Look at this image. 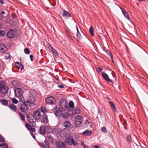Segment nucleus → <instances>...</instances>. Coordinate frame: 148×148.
<instances>
[{
  "mask_svg": "<svg viewBox=\"0 0 148 148\" xmlns=\"http://www.w3.org/2000/svg\"><path fill=\"white\" fill-rule=\"evenodd\" d=\"M101 75L104 79L107 82L113 83V81L110 79L108 77V75L104 72H101Z\"/></svg>",
  "mask_w": 148,
  "mask_h": 148,
  "instance_id": "nucleus-9",
  "label": "nucleus"
},
{
  "mask_svg": "<svg viewBox=\"0 0 148 148\" xmlns=\"http://www.w3.org/2000/svg\"><path fill=\"white\" fill-rule=\"evenodd\" d=\"M29 130L33 132H34L35 131V128L32 127L31 128V129H30V130Z\"/></svg>",
  "mask_w": 148,
  "mask_h": 148,
  "instance_id": "nucleus-49",
  "label": "nucleus"
},
{
  "mask_svg": "<svg viewBox=\"0 0 148 148\" xmlns=\"http://www.w3.org/2000/svg\"><path fill=\"white\" fill-rule=\"evenodd\" d=\"M1 147H2L3 148H7L8 146L5 143H3L2 144H1Z\"/></svg>",
  "mask_w": 148,
  "mask_h": 148,
  "instance_id": "nucleus-40",
  "label": "nucleus"
},
{
  "mask_svg": "<svg viewBox=\"0 0 148 148\" xmlns=\"http://www.w3.org/2000/svg\"><path fill=\"white\" fill-rule=\"evenodd\" d=\"M12 101L13 103L17 104L18 103V101L16 99L14 98L12 99Z\"/></svg>",
  "mask_w": 148,
  "mask_h": 148,
  "instance_id": "nucleus-37",
  "label": "nucleus"
},
{
  "mask_svg": "<svg viewBox=\"0 0 148 148\" xmlns=\"http://www.w3.org/2000/svg\"><path fill=\"white\" fill-rule=\"evenodd\" d=\"M31 134V135L32 136V137L34 139H35V136L34 135V134L32 132H30Z\"/></svg>",
  "mask_w": 148,
  "mask_h": 148,
  "instance_id": "nucleus-53",
  "label": "nucleus"
},
{
  "mask_svg": "<svg viewBox=\"0 0 148 148\" xmlns=\"http://www.w3.org/2000/svg\"><path fill=\"white\" fill-rule=\"evenodd\" d=\"M121 9V11L122 12L123 14V15H124L125 17L128 20H130V19L129 17L128 16V13L125 10H124L123 8H120Z\"/></svg>",
  "mask_w": 148,
  "mask_h": 148,
  "instance_id": "nucleus-15",
  "label": "nucleus"
},
{
  "mask_svg": "<svg viewBox=\"0 0 148 148\" xmlns=\"http://www.w3.org/2000/svg\"><path fill=\"white\" fill-rule=\"evenodd\" d=\"M37 93L36 91L34 90L30 91L29 95L28 100L25 101L24 98L23 97H21L19 99L20 102L23 103H26L30 106H32L36 105L37 103L36 98Z\"/></svg>",
  "mask_w": 148,
  "mask_h": 148,
  "instance_id": "nucleus-1",
  "label": "nucleus"
},
{
  "mask_svg": "<svg viewBox=\"0 0 148 148\" xmlns=\"http://www.w3.org/2000/svg\"><path fill=\"white\" fill-rule=\"evenodd\" d=\"M102 131L105 133H106L107 132V130H106V128L105 127H103L101 128Z\"/></svg>",
  "mask_w": 148,
  "mask_h": 148,
  "instance_id": "nucleus-44",
  "label": "nucleus"
},
{
  "mask_svg": "<svg viewBox=\"0 0 148 148\" xmlns=\"http://www.w3.org/2000/svg\"><path fill=\"white\" fill-rule=\"evenodd\" d=\"M53 52V54L55 56H58V53L56 50L54 48L52 52Z\"/></svg>",
  "mask_w": 148,
  "mask_h": 148,
  "instance_id": "nucleus-38",
  "label": "nucleus"
},
{
  "mask_svg": "<svg viewBox=\"0 0 148 148\" xmlns=\"http://www.w3.org/2000/svg\"><path fill=\"white\" fill-rule=\"evenodd\" d=\"M20 65V66H19L18 67V70L19 71H22L24 69V66L21 63H18Z\"/></svg>",
  "mask_w": 148,
  "mask_h": 148,
  "instance_id": "nucleus-29",
  "label": "nucleus"
},
{
  "mask_svg": "<svg viewBox=\"0 0 148 148\" xmlns=\"http://www.w3.org/2000/svg\"><path fill=\"white\" fill-rule=\"evenodd\" d=\"M15 83V82H12V84L13 85H14L15 86H16L15 85H14Z\"/></svg>",
  "mask_w": 148,
  "mask_h": 148,
  "instance_id": "nucleus-60",
  "label": "nucleus"
},
{
  "mask_svg": "<svg viewBox=\"0 0 148 148\" xmlns=\"http://www.w3.org/2000/svg\"><path fill=\"white\" fill-rule=\"evenodd\" d=\"M64 109L62 115L64 118H67L69 116L68 111V108L66 106V105H63Z\"/></svg>",
  "mask_w": 148,
  "mask_h": 148,
  "instance_id": "nucleus-5",
  "label": "nucleus"
},
{
  "mask_svg": "<svg viewBox=\"0 0 148 148\" xmlns=\"http://www.w3.org/2000/svg\"><path fill=\"white\" fill-rule=\"evenodd\" d=\"M16 34V32L14 30L10 29L7 33V36L9 38H12Z\"/></svg>",
  "mask_w": 148,
  "mask_h": 148,
  "instance_id": "nucleus-7",
  "label": "nucleus"
},
{
  "mask_svg": "<svg viewBox=\"0 0 148 148\" xmlns=\"http://www.w3.org/2000/svg\"><path fill=\"white\" fill-rule=\"evenodd\" d=\"M60 105H57L55 107V109L56 111L55 113V114L58 116H61L63 112L64 108L63 105L62 106V107L61 108L60 107Z\"/></svg>",
  "mask_w": 148,
  "mask_h": 148,
  "instance_id": "nucleus-2",
  "label": "nucleus"
},
{
  "mask_svg": "<svg viewBox=\"0 0 148 148\" xmlns=\"http://www.w3.org/2000/svg\"><path fill=\"white\" fill-rule=\"evenodd\" d=\"M26 103H23L21 105L20 110L23 113L27 112L29 110V108Z\"/></svg>",
  "mask_w": 148,
  "mask_h": 148,
  "instance_id": "nucleus-6",
  "label": "nucleus"
},
{
  "mask_svg": "<svg viewBox=\"0 0 148 148\" xmlns=\"http://www.w3.org/2000/svg\"><path fill=\"white\" fill-rule=\"evenodd\" d=\"M0 102L4 106H7L8 104V101L4 99H2L0 100Z\"/></svg>",
  "mask_w": 148,
  "mask_h": 148,
  "instance_id": "nucleus-24",
  "label": "nucleus"
},
{
  "mask_svg": "<svg viewBox=\"0 0 148 148\" xmlns=\"http://www.w3.org/2000/svg\"><path fill=\"white\" fill-rule=\"evenodd\" d=\"M47 139L49 141H50L51 143H53V138L50 136H47Z\"/></svg>",
  "mask_w": 148,
  "mask_h": 148,
  "instance_id": "nucleus-28",
  "label": "nucleus"
},
{
  "mask_svg": "<svg viewBox=\"0 0 148 148\" xmlns=\"http://www.w3.org/2000/svg\"><path fill=\"white\" fill-rule=\"evenodd\" d=\"M19 114L20 116V117L21 119L23 121H25V116L23 113L21 112H19Z\"/></svg>",
  "mask_w": 148,
  "mask_h": 148,
  "instance_id": "nucleus-25",
  "label": "nucleus"
},
{
  "mask_svg": "<svg viewBox=\"0 0 148 148\" xmlns=\"http://www.w3.org/2000/svg\"><path fill=\"white\" fill-rule=\"evenodd\" d=\"M83 147L84 148H88L87 146L85 144L84 145H83Z\"/></svg>",
  "mask_w": 148,
  "mask_h": 148,
  "instance_id": "nucleus-58",
  "label": "nucleus"
},
{
  "mask_svg": "<svg viewBox=\"0 0 148 148\" xmlns=\"http://www.w3.org/2000/svg\"><path fill=\"white\" fill-rule=\"evenodd\" d=\"M63 16L65 18H67L68 17H71L70 14L65 10H64L62 14Z\"/></svg>",
  "mask_w": 148,
  "mask_h": 148,
  "instance_id": "nucleus-18",
  "label": "nucleus"
},
{
  "mask_svg": "<svg viewBox=\"0 0 148 148\" xmlns=\"http://www.w3.org/2000/svg\"><path fill=\"white\" fill-rule=\"evenodd\" d=\"M81 112L80 110L79 109H77L75 110L73 112L74 115L80 114Z\"/></svg>",
  "mask_w": 148,
  "mask_h": 148,
  "instance_id": "nucleus-30",
  "label": "nucleus"
},
{
  "mask_svg": "<svg viewBox=\"0 0 148 148\" xmlns=\"http://www.w3.org/2000/svg\"><path fill=\"white\" fill-rule=\"evenodd\" d=\"M49 130H51V128L50 127H49Z\"/></svg>",
  "mask_w": 148,
  "mask_h": 148,
  "instance_id": "nucleus-64",
  "label": "nucleus"
},
{
  "mask_svg": "<svg viewBox=\"0 0 148 148\" xmlns=\"http://www.w3.org/2000/svg\"><path fill=\"white\" fill-rule=\"evenodd\" d=\"M65 142H59L57 144V146L59 148H63L65 147Z\"/></svg>",
  "mask_w": 148,
  "mask_h": 148,
  "instance_id": "nucleus-14",
  "label": "nucleus"
},
{
  "mask_svg": "<svg viewBox=\"0 0 148 148\" xmlns=\"http://www.w3.org/2000/svg\"><path fill=\"white\" fill-rule=\"evenodd\" d=\"M82 121H77V120L75 122V125L77 127H78L79 126V125L81 124L82 123Z\"/></svg>",
  "mask_w": 148,
  "mask_h": 148,
  "instance_id": "nucleus-33",
  "label": "nucleus"
},
{
  "mask_svg": "<svg viewBox=\"0 0 148 148\" xmlns=\"http://www.w3.org/2000/svg\"><path fill=\"white\" fill-rule=\"evenodd\" d=\"M33 56L32 55H30V58L31 59V61H32L33 60Z\"/></svg>",
  "mask_w": 148,
  "mask_h": 148,
  "instance_id": "nucleus-48",
  "label": "nucleus"
},
{
  "mask_svg": "<svg viewBox=\"0 0 148 148\" xmlns=\"http://www.w3.org/2000/svg\"><path fill=\"white\" fill-rule=\"evenodd\" d=\"M8 87H4L0 89V92L1 93L4 94L6 93L8 91Z\"/></svg>",
  "mask_w": 148,
  "mask_h": 148,
  "instance_id": "nucleus-22",
  "label": "nucleus"
},
{
  "mask_svg": "<svg viewBox=\"0 0 148 148\" xmlns=\"http://www.w3.org/2000/svg\"><path fill=\"white\" fill-rule=\"evenodd\" d=\"M69 106L71 108H73L74 107V104L73 102L71 101L69 102Z\"/></svg>",
  "mask_w": 148,
  "mask_h": 148,
  "instance_id": "nucleus-36",
  "label": "nucleus"
},
{
  "mask_svg": "<svg viewBox=\"0 0 148 148\" xmlns=\"http://www.w3.org/2000/svg\"><path fill=\"white\" fill-rule=\"evenodd\" d=\"M3 0H0V3L1 4H4V1H3Z\"/></svg>",
  "mask_w": 148,
  "mask_h": 148,
  "instance_id": "nucleus-57",
  "label": "nucleus"
},
{
  "mask_svg": "<svg viewBox=\"0 0 148 148\" xmlns=\"http://www.w3.org/2000/svg\"><path fill=\"white\" fill-rule=\"evenodd\" d=\"M54 82L55 83L58 84V82H59L58 80V79H56L54 81Z\"/></svg>",
  "mask_w": 148,
  "mask_h": 148,
  "instance_id": "nucleus-54",
  "label": "nucleus"
},
{
  "mask_svg": "<svg viewBox=\"0 0 148 148\" xmlns=\"http://www.w3.org/2000/svg\"><path fill=\"white\" fill-rule=\"evenodd\" d=\"M109 103L110 106L111 107L113 110L114 112H117V108H116L115 105L114 104L113 102L111 101H109Z\"/></svg>",
  "mask_w": 148,
  "mask_h": 148,
  "instance_id": "nucleus-16",
  "label": "nucleus"
},
{
  "mask_svg": "<svg viewBox=\"0 0 148 148\" xmlns=\"http://www.w3.org/2000/svg\"><path fill=\"white\" fill-rule=\"evenodd\" d=\"M127 141H130L131 140V136L130 135L127 136Z\"/></svg>",
  "mask_w": 148,
  "mask_h": 148,
  "instance_id": "nucleus-41",
  "label": "nucleus"
},
{
  "mask_svg": "<svg viewBox=\"0 0 148 148\" xmlns=\"http://www.w3.org/2000/svg\"><path fill=\"white\" fill-rule=\"evenodd\" d=\"M83 117L82 116V115L81 114L80 115H77L76 116V121H82Z\"/></svg>",
  "mask_w": 148,
  "mask_h": 148,
  "instance_id": "nucleus-26",
  "label": "nucleus"
},
{
  "mask_svg": "<svg viewBox=\"0 0 148 148\" xmlns=\"http://www.w3.org/2000/svg\"><path fill=\"white\" fill-rule=\"evenodd\" d=\"M94 29L92 27H91L89 29V32L92 36H94Z\"/></svg>",
  "mask_w": 148,
  "mask_h": 148,
  "instance_id": "nucleus-27",
  "label": "nucleus"
},
{
  "mask_svg": "<svg viewBox=\"0 0 148 148\" xmlns=\"http://www.w3.org/2000/svg\"><path fill=\"white\" fill-rule=\"evenodd\" d=\"M54 48L53 47H52V49H51V52L52 51H53V50Z\"/></svg>",
  "mask_w": 148,
  "mask_h": 148,
  "instance_id": "nucleus-63",
  "label": "nucleus"
},
{
  "mask_svg": "<svg viewBox=\"0 0 148 148\" xmlns=\"http://www.w3.org/2000/svg\"><path fill=\"white\" fill-rule=\"evenodd\" d=\"M24 52L26 54H29V49L27 48H25L24 50Z\"/></svg>",
  "mask_w": 148,
  "mask_h": 148,
  "instance_id": "nucleus-43",
  "label": "nucleus"
},
{
  "mask_svg": "<svg viewBox=\"0 0 148 148\" xmlns=\"http://www.w3.org/2000/svg\"><path fill=\"white\" fill-rule=\"evenodd\" d=\"M0 141L1 142H4V139L3 138V137L0 135Z\"/></svg>",
  "mask_w": 148,
  "mask_h": 148,
  "instance_id": "nucleus-45",
  "label": "nucleus"
},
{
  "mask_svg": "<svg viewBox=\"0 0 148 148\" xmlns=\"http://www.w3.org/2000/svg\"><path fill=\"white\" fill-rule=\"evenodd\" d=\"M56 100L54 97L50 96L47 97L45 99V101L47 104L51 105L54 104L56 102Z\"/></svg>",
  "mask_w": 148,
  "mask_h": 148,
  "instance_id": "nucleus-3",
  "label": "nucleus"
},
{
  "mask_svg": "<svg viewBox=\"0 0 148 148\" xmlns=\"http://www.w3.org/2000/svg\"><path fill=\"white\" fill-rule=\"evenodd\" d=\"M85 123L88 125L89 124V122L88 120H86L85 122Z\"/></svg>",
  "mask_w": 148,
  "mask_h": 148,
  "instance_id": "nucleus-55",
  "label": "nucleus"
},
{
  "mask_svg": "<svg viewBox=\"0 0 148 148\" xmlns=\"http://www.w3.org/2000/svg\"><path fill=\"white\" fill-rule=\"evenodd\" d=\"M76 28L77 31V40L78 42H79L82 40V37L81 35L80 32H79L78 30L77 26V25L76 26Z\"/></svg>",
  "mask_w": 148,
  "mask_h": 148,
  "instance_id": "nucleus-12",
  "label": "nucleus"
},
{
  "mask_svg": "<svg viewBox=\"0 0 148 148\" xmlns=\"http://www.w3.org/2000/svg\"><path fill=\"white\" fill-rule=\"evenodd\" d=\"M5 84V82L3 81L0 82V89L4 87Z\"/></svg>",
  "mask_w": 148,
  "mask_h": 148,
  "instance_id": "nucleus-32",
  "label": "nucleus"
},
{
  "mask_svg": "<svg viewBox=\"0 0 148 148\" xmlns=\"http://www.w3.org/2000/svg\"><path fill=\"white\" fill-rule=\"evenodd\" d=\"M44 143H45L46 145V147L47 146L48 147H49V143H48L47 142V141L46 140H45L44 141Z\"/></svg>",
  "mask_w": 148,
  "mask_h": 148,
  "instance_id": "nucleus-50",
  "label": "nucleus"
},
{
  "mask_svg": "<svg viewBox=\"0 0 148 148\" xmlns=\"http://www.w3.org/2000/svg\"><path fill=\"white\" fill-rule=\"evenodd\" d=\"M66 140L71 145H77V143L74 140L72 136H70L67 138Z\"/></svg>",
  "mask_w": 148,
  "mask_h": 148,
  "instance_id": "nucleus-4",
  "label": "nucleus"
},
{
  "mask_svg": "<svg viewBox=\"0 0 148 148\" xmlns=\"http://www.w3.org/2000/svg\"><path fill=\"white\" fill-rule=\"evenodd\" d=\"M21 63L19 62H16V66L17 67L18 66H20V65L19 64H18V63Z\"/></svg>",
  "mask_w": 148,
  "mask_h": 148,
  "instance_id": "nucleus-56",
  "label": "nucleus"
},
{
  "mask_svg": "<svg viewBox=\"0 0 148 148\" xmlns=\"http://www.w3.org/2000/svg\"><path fill=\"white\" fill-rule=\"evenodd\" d=\"M95 148H100V146H99L95 145Z\"/></svg>",
  "mask_w": 148,
  "mask_h": 148,
  "instance_id": "nucleus-59",
  "label": "nucleus"
},
{
  "mask_svg": "<svg viewBox=\"0 0 148 148\" xmlns=\"http://www.w3.org/2000/svg\"><path fill=\"white\" fill-rule=\"evenodd\" d=\"M98 69V71L99 72H101L103 70V68L100 67H99Z\"/></svg>",
  "mask_w": 148,
  "mask_h": 148,
  "instance_id": "nucleus-51",
  "label": "nucleus"
},
{
  "mask_svg": "<svg viewBox=\"0 0 148 148\" xmlns=\"http://www.w3.org/2000/svg\"><path fill=\"white\" fill-rule=\"evenodd\" d=\"M64 126L66 127H69L70 128H72L73 126L71 124L70 122L69 121H66L64 123Z\"/></svg>",
  "mask_w": 148,
  "mask_h": 148,
  "instance_id": "nucleus-17",
  "label": "nucleus"
},
{
  "mask_svg": "<svg viewBox=\"0 0 148 148\" xmlns=\"http://www.w3.org/2000/svg\"><path fill=\"white\" fill-rule=\"evenodd\" d=\"M38 145L41 147L42 148H46L47 147L46 145L43 143H41L40 142H38Z\"/></svg>",
  "mask_w": 148,
  "mask_h": 148,
  "instance_id": "nucleus-35",
  "label": "nucleus"
},
{
  "mask_svg": "<svg viewBox=\"0 0 148 148\" xmlns=\"http://www.w3.org/2000/svg\"><path fill=\"white\" fill-rule=\"evenodd\" d=\"M67 133L64 129L62 130L60 133V135L61 137H65L66 136Z\"/></svg>",
  "mask_w": 148,
  "mask_h": 148,
  "instance_id": "nucleus-19",
  "label": "nucleus"
},
{
  "mask_svg": "<svg viewBox=\"0 0 148 148\" xmlns=\"http://www.w3.org/2000/svg\"><path fill=\"white\" fill-rule=\"evenodd\" d=\"M85 145V144H84V143L82 142L81 143V145Z\"/></svg>",
  "mask_w": 148,
  "mask_h": 148,
  "instance_id": "nucleus-61",
  "label": "nucleus"
},
{
  "mask_svg": "<svg viewBox=\"0 0 148 148\" xmlns=\"http://www.w3.org/2000/svg\"><path fill=\"white\" fill-rule=\"evenodd\" d=\"M1 13L0 12V19L1 18Z\"/></svg>",
  "mask_w": 148,
  "mask_h": 148,
  "instance_id": "nucleus-62",
  "label": "nucleus"
},
{
  "mask_svg": "<svg viewBox=\"0 0 148 148\" xmlns=\"http://www.w3.org/2000/svg\"><path fill=\"white\" fill-rule=\"evenodd\" d=\"M49 120L47 118V116L45 115H43V117L41 119V122L42 123L46 124L48 123Z\"/></svg>",
  "mask_w": 148,
  "mask_h": 148,
  "instance_id": "nucleus-13",
  "label": "nucleus"
},
{
  "mask_svg": "<svg viewBox=\"0 0 148 148\" xmlns=\"http://www.w3.org/2000/svg\"><path fill=\"white\" fill-rule=\"evenodd\" d=\"M7 50V48L5 45L0 44V53H3Z\"/></svg>",
  "mask_w": 148,
  "mask_h": 148,
  "instance_id": "nucleus-11",
  "label": "nucleus"
},
{
  "mask_svg": "<svg viewBox=\"0 0 148 148\" xmlns=\"http://www.w3.org/2000/svg\"><path fill=\"white\" fill-rule=\"evenodd\" d=\"M8 12L7 11L5 10L4 11H2L1 12V14H4L6 12Z\"/></svg>",
  "mask_w": 148,
  "mask_h": 148,
  "instance_id": "nucleus-47",
  "label": "nucleus"
},
{
  "mask_svg": "<svg viewBox=\"0 0 148 148\" xmlns=\"http://www.w3.org/2000/svg\"><path fill=\"white\" fill-rule=\"evenodd\" d=\"M83 135L86 136H89L92 134V132L91 131H89L88 130H86L83 133Z\"/></svg>",
  "mask_w": 148,
  "mask_h": 148,
  "instance_id": "nucleus-23",
  "label": "nucleus"
},
{
  "mask_svg": "<svg viewBox=\"0 0 148 148\" xmlns=\"http://www.w3.org/2000/svg\"><path fill=\"white\" fill-rule=\"evenodd\" d=\"M46 128L44 126L40 127V134L44 135L45 133Z\"/></svg>",
  "mask_w": 148,
  "mask_h": 148,
  "instance_id": "nucleus-20",
  "label": "nucleus"
},
{
  "mask_svg": "<svg viewBox=\"0 0 148 148\" xmlns=\"http://www.w3.org/2000/svg\"><path fill=\"white\" fill-rule=\"evenodd\" d=\"M5 34V32L3 30L0 31V36L2 37L4 36Z\"/></svg>",
  "mask_w": 148,
  "mask_h": 148,
  "instance_id": "nucleus-42",
  "label": "nucleus"
},
{
  "mask_svg": "<svg viewBox=\"0 0 148 148\" xmlns=\"http://www.w3.org/2000/svg\"><path fill=\"white\" fill-rule=\"evenodd\" d=\"M25 126L29 130L31 129L32 127L28 123H27L25 124Z\"/></svg>",
  "mask_w": 148,
  "mask_h": 148,
  "instance_id": "nucleus-39",
  "label": "nucleus"
},
{
  "mask_svg": "<svg viewBox=\"0 0 148 148\" xmlns=\"http://www.w3.org/2000/svg\"><path fill=\"white\" fill-rule=\"evenodd\" d=\"M52 47H53L49 45L48 46V48L49 49V50H50V51H51V49H52Z\"/></svg>",
  "mask_w": 148,
  "mask_h": 148,
  "instance_id": "nucleus-52",
  "label": "nucleus"
},
{
  "mask_svg": "<svg viewBox=\"0 0 148 148\" xmlns=\"http://www.w3.org/2000/svg\"><path fill=\"white\" fill-rule=\"evenodd\" d=\"M8 107L12 111L14 112H16L17 110V108L15 105L13 104H10Z\"/></svg>",
  "mask_w": 148,
  "mask_h": 148,
  "instance_id": "nucleus-21",
  "label": "nucleus"
},
{
  "mask_svg": "<svg viewBox=\"0 0 148 148\" xmlns=\"http://www.w3.org/2000/svg\"><path fill=\"white\" fill-rule=\"evenodd\" d=\"M40 117V113L39 111H36L34 112L33 117L36 120L39 119Z\"/></svg>",
  "mask_w": 148,
  "mask_h": 148,
  "instance_id": "nucleus-10",
  "label": "nucleus"
},
{
  "mask_svg": "<svg viewBox=\"0 0 148 148\" xmlns=\"http://www.w3.org/2000/svg\"><path fill=\"white\" fill-rule=\"evenodd\" d=\"M14 92L16 96L18 97L21 96L22 94L21 89L19 88L16 87Z\"/></svg>",
  "mask_w": 148,
  "mask_h": 148,
  "instance_id": "nucleus-8",
  "label": "nucleus"
},
{
  "mask_svg": "<svg viewBox=\"0 0 148 148\" xmlns=\"http://www.w3.org/2000/svg\"><path fill=\"white\" fill-rule=\"evenodd\" d=\"M58 87L60 88H64V86L62 85H58Z\"/></svg>",
  "mask_w": 148,
  "mask_h": 148,
  "instance_id": "nucleus-46",
  "label": "nucleus"
},
{
  "mask_svg": "<svg viewBox=\"0 0 148 148\" xmlns=\"http://www.w3.org/2000/svg\"><path fill=\"white\" fill-rule=\"evenodd\" d=\"M41 112L45 114L47 112L46 108L44 106H41Z\"/></svg>",
  "mask_w": 148,
  "mask_h": 148,
  "instance_id": "nucleus-31",
  "label": "nucleus"
},
{
  "mask_svg": "<svg viewBox=\"0 0 148 148\" xmlns=\"http://www.w3.org/2000/svg\"><path fill=\"white\" fill-rule=\"evenodd\" d=\"M107 53L109 56L110 57L112 61L113 62V56L111 52L109 51H107Z\"/></svg>",
  "mask_w": 148,
  "mask_h": 148,
  "instance_id": "nucleus-34",
  "label": "nucleus"
}]
</instances>
